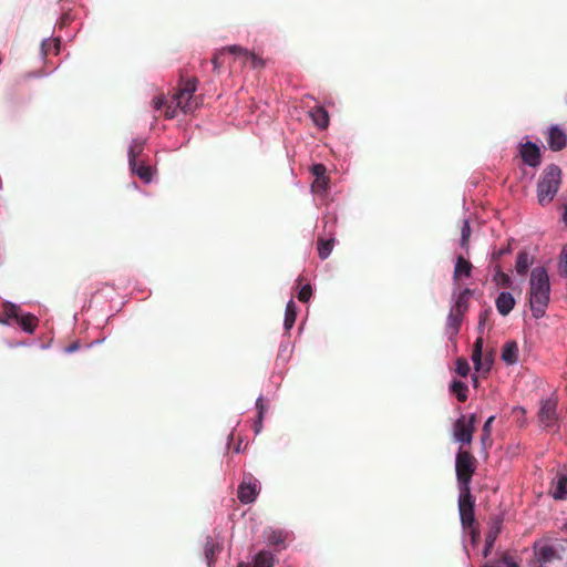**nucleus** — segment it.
Wrapping results in <instances>:
<instances>
[{
    "label": "nucleus",
    "mask_w": 567,
    "mask_h": 567,
    "mask_svg": "<svg viewBox=\"0 0 567 567\" xmlns=\"http://www.w3.org/2000/svg\"><path fill=\"white\" fill-rule=\"evenodd\" d=\"M550 279L548 270L544 266L532 269L529 276V308L535 319H542L550 301Z\"/></svg>",
    "instance_id": "1"
},
{
    "label": "nucleus",
    "mask_w": 567,
    "mask_h": 567,
    "mask_svg": "<svg viewBox=\"0 0 567 567\" xmlns=\"http://www.w3.org/2000/svg\"><path fill=\"white\" fill-rule=\"evenodd\" d=\"M561 178L558 165L549 164L537 183V200L542 206L549 204L556 196Z\"/></svg>",
    "instance_id": "2"
},
{
    "label": "nucleus",
    "mask_w": 567,
    "mask_h": 567,
    "mask_svg": "<svg viewBox=\"0 0 567 567\" xmlns=\"http://www.w3.org/2000/svg\"><path fill=\"white\" fill-rule=\"evenodd\" d=\"M145 140L141 137L133 138L127 150V162L132 174L136 175L144 184H150L153 179L154 169L144 161H138V156L144 151Z\"/></svg>",
    "instance_id": "3"
},
{
    "label": "nucleus",
    "mask_w": 567,
    "mask_h": 567,
    "mask_svg": "<svg viewBox=\"0 0 567 567\" xmlns=\"http://www.w3.org/2000/svg\"><path fill=\"white\" fill-rule=\"evenodd\" d=\"M476 470V458L462 447L458 449L455 455V472L457 487H463L464 482L466 487H471L472 475Z\"/></svg>",
    "instance_id": "4"
},
{
    "label": "nucleus",
    "mask_w": 567,
    "mask_h": 567,
    "mask_svg": "<svg viewBox=\"0 0 567 567\" xmlns=\"http://www.w3.org/2000/svg\"><path fill=\"white\" fill-rule=\"evenodd\" d=\"M458 515L461 526L464 530L475 524V498L471 493V487H458Z\"/></svg>",
    "instance_id": "5"
},
{
    "label": "nucleus",
    "mask_w": 567,
    "mask_h": 567,
    "mask_svg": "<svg viewBox=\"0 0 567 567\" xmlns=\"http://www.w3.org/2000/svg\"><path fill=\"white\" fill-rule=\"evenodd\" d=\"M4 315L25 333L32 334L35 331L38 318L31 312H20L18 303L7 300L4 302Z\"/></svg>",
    "instance_id": "6"
},
{
    "label": "nucleus",
    "mask_w": 567,
    "mask_h": 567,
    "mask_svg": "<svg viewBox=\"0 0 567 567\" xmlns=\"http://www.w3.org/2000/svg\"><path fill=\"white\" fill-rule=\"evenodd\" d=\"M518 155L522 162L532 168H537L542 164V147L537 142L524 136L517 144Z\"/></svg>",
    "instance_id": "7"
},
{
    "label": "nucleus",
    "mask_w": 567,
    "mask_h": 567,
    "mask_svg": "<svg viewBox=\"0 0 567 567\" xmlns=\"http://www.w3.org/2000/svg\"><path fill=\"white\" fill-rule=\"evenodd\" d=\"M476 414L472 413L468 419L464 414L456 419L453 424V437L454 441L466 445L473 440V433L475 430Z\"/></svg>",
    "instance_id": "8"
},
{
    "label": "nucleus",
    "mask_w": 567,
    "mask_h": 567,
    "mask_svg": "<svg viewBox=\"0 0 567 567\" xmlns=\"http://www.w3.org/2000/svg\"><path fill=\"white\" fill-rule=\"evenodd\" d=\"M260 493V483L251 474L244 476L237 488V498L241 504L248 505L256 501Z\"/></svg>",
    "instance_id": "9"
},
{
    "label": "nucleus",
    "mask_w": 567,
    "mask_h": 567,
    "mask_svg": "<svg viewBox=\"0 0 567 567\" xmlns=\"http://www.w3.org/2000/svg\"><path fill=\"white\" fill-rule=\"evenodd\" d=\"M198 80L196 78H188L183 86L175 90L173 93V106H189V102L197 91Z\"/></svg>",
    "instance_id": "10"
},
{
    "label": "nucleus",
    "mask_w": 567,
    "mask_h": 567,
    "mask_svg": "<svg viewBox=\"0 0 567 567\" xmlns=\"http://www.w3.org/2000/svg\"><path fill=\"white\" fill-rule=\"evenodd\" d=\"M264 540L268 546H271L275 551H281L287 548V539L289 532L280 528L267 527L262 533Z\"/></svg>",
    "instance_id": "11"
},
{
    "label": "nucleus",
    "mask_w": 567,
    "mask_h": 567,
    "mask_svg": "<svg viewBox=\"0 0 567 567\" xmlns=\"http://www.w3.org/2000/svg\"><path fill=\"white\" fill-rule=\"evenodd\" d=\"M547 146L551 152H559L567 146V134L559 124L549 125Z\"/></svg>",
    "instance_id": "12"
},
{
    "label": "nucleus",
    "mask_w": 567,
    "mask_h": 567,
    "mask_svg": "<svg viewBox=\"0 0 567 567\" xmlns=\"http://www.w3.org/2000/svg\"><path fill=\"white\" fill-rule=\"evenodd\" d=\"M537 416L545 429L551 427L558 417L556 402L551 399L542 400Z\"/></svg>",
    "instance_id": "13"
},
{
    "label": "nucleus",
    "mask_w": 567,
    "mask_h": 567,
    "mask_svg": "<svg viewBox=\"0 0 567 567\" xmlns=\"http://www.w3.org/2000/svg\"><path fill=\"white\" fill-rule=\"evenodd\" d=\"M276 555L269 549H260L248 561H239L237 567H274Z\"/></svg>",
    "instance_id": "14"
},
{
    "label": "nucleus",
    "mask_w": 567,
    "mask_h": 567,
    "mask_svg": "<svg viewBox=\"0 0 567 567\" xmlns=\"http://www.w3.org/2000/svg\"><path fill=\"white\" fill-rule=\"evenodd\" d=\"M502 525H503V517L501 515L495 516L492 519V522L488 526V532L486 534L484 547L482 550L483 557H488L491 555V553L495 546V542L502 530Z\"/></svg>",
    "instance_id": "15"
},
{
    "label": "nucleus",
    "mask_w": 567,
    "mask_h": 567,
    "mask_svg": "<svg viewBox=\"0 0 567 567\" xmlns=\"http://www.w3.org/2000/svg\"><path fill=\"white\" fill-rule=\"evenodd\" d=\"M196 109H154V118L157 121L163 117L165 121H177V126H182L181 122L189 114H193Z\"/></svg>",
    "instance_id": "16"
},
{
    "label": "nucleus",
    "mask_w": 567,
    "mask_h": 567,
    "mask_svg": "<svg viewBox=\"0 0 567 567\" xmlns=\"http://www.w3.org/2000/svg\"><path fill=\"white\" fill-rule=\"evenodd\" d=\"M472 272V262L462 255H457L454 258L453 281L456 284L461 278H470Z\"/></svg>",
    "instance_id": "17"
},
{
    "label": "nucleus",
    "mask_w": 567,
    "mask_h": 567,
    "mask_svg": "<svg viewBox=\"0 0 567 567\" xmlns=\"http://www.w3.org/2000/svg\"><path fill=\"white\" fill-rule=\"evenodd\" d=\"M516 299L509 291H501L495 299V306L498 313L506 317L515 308Z\"/></svg>",
    "instance_id": "18"
},
{
    "label": "nucleus",
    "mask_w": 567,
    "mask_h": 567,
    "mask_svg": "<svg viewBox=\"0 0 567 567\" xmlns=\"http://www.w3.org/2000/svg\"><path fill=\"white\" fill-rule=\"evenodd\" d=\"M534 555L540 564H547L557 557L555 547L550 544L536 542L533 546Z\"/></svg>",
    "instance_id": "19"
},
{
    "label": "nucleus",
    "mask_w": 567,
    "mask_h": 567,
    "mask_svg": "<svg viewBox=\"0 0 567 567\" xmlns=\"http://www.w3.org/2000/svg\"><path fill=\"white\" fill-rule=\"evenodd\" d=\"M518 352L517 342L515 340H508L503 346L501 359L507 365H515L518 363Z\"/></svg>",
    "instance_id": "20"
},
{
    "label": "nucleus",
    "mask_w": 567,
    "mask_h": 567,
    "mask_svg": "<svg viewBox=\"0 0 567 567\" xmlns=\"http://www.w3.org/2000/svg\"><path fill=\"white\" fill-rule=\"evenodd\" d=\"M297 315H298V307H297L296 302L293 301V298H290L288 300V302L286 305V309H285V316H284L285 333H284V336L289 334V331L293 328V326L296 323Z\"/></svg>",
    "instance_id": "21"
},
{
    "label": "nucleus",
    "mask_w": 567,
    "mask_h": 567,
    "mask_svg": "<svg viewBox=\"0 0 567 567\" xmlns=\"http://www.w3.org/2000/svg\"><path fill=\"white\" fill-rule=\"evenodd\" d=\"M221 551V545L216 543L212 536L206 537L204 545V557L208 567H214L215 556Z\"/></svg>",
    "instance_id": "22"
},
{
    "label": "nucleus",
    "mask_w": 567,
    "mask_h": 567,
    "mask_svg": "<svg viewBox=\"0 0 567 567\" xmlns=\"http://www.w3.org/2000/svg\"><path fill=\"white\" fill-rule=\"evenodd\" d=\"M308 116L319 130H326L330 123L328 109H308Z\"/></svg>",
    "instance_id": "23"
},
{
    "label": "nucleus",
    "mask_w": 567,
    "mask_h": 567,
    "mask_svg": "<svg viewBox=\"0 0 567 567\" xmlns=\"http://www.w3.org/2000/svg\"><path fill=\"white\" fill-rule=\"evenodd\" d=\"M449 392L460 402H465L468 396V385L466 382L454 378L449 384Z\"/></svg>",
    "instance_id": "24"
},
{
    "label": "nucleus",
    "mask_w": 567,
    "mask_h": 567,
    "mask_svg": "<svg viewBox=\"0 0 567 567\" xmlns=\"http://www.w3.org/2000/svg\"><path fill=\"white\" fill-rule=\"evenodd\" d=\"M550 496L556 501H564L567 497V474L557 476L553 482Z\"/></svg>",
    "instance_id": "25"
},
{
    "label": "nucleus",
    "mask_w": 567,
    "mask_h": 567,
    "mask_svg": "<svg viewBox=\"0 0 567 567\" xmlns=\"http://www.w3.org/2000/svg\"><path fill=\"white\" fill-rule=\"evenodd\" d=\"M483 349H484V339L483 334H480L474 343L471 360L473 362L475 371L480 372L483 367Z\"/></svg>",
    "instance_id": "26"
},
{
    "label": "nucleus",
    "mask_w": 567,
    "mask_h": 567,
    "mask_svg": "<svg viewBox=\"0 0 567 567\" xmlns=\"http://www.w3.org/2000/svg\"><path fill=\"white\" fill-rule=\"evenodd\" d=\"M533 264V257L526 250H520L516 255L515 270L518 276L524 277L527 275L529 267Z\"/></svg>",
    "instance_id": "27"
},
{
    "label": "nucleus",
    "mask_w": 567,
    "mask_h": 567,
    "mask_svg": "<svg viewBox=\"0 0 567 567\" xmlns=\"http://www.w3.org/2000/svg\"><path fill=\"white\" fill-rule=\"evenodd\" d=\"M493 281L497 286H502L505 288H513L514 284L513 278L508 274L504 272L501 265L498 264L494 266Z\"/></svg>",
    "instance_id": "28"
},
{
    "label": "nucleus",
    "mask_w": 567,
    "mask_h": 567,
    "mask_svg": "<svg viewBox=\"0 0 567 567\" xmlns=\"http://www.w3.org/2000/svg\"><path fill=\"white\" fill-rule=\"evenodd\" d=\"M312 175L316 177L317 184H322V190H326L328 187V178L326 177L327 168L321 163H315L310 168Z\"/></svg>",
    "instance_id": "29"
},
{
    "label": "nucleus",
    "mask_w": 567,
    "mask_h": 567,
    "mask_svg": "<svg viewBox=\"0 0 567 567\" xmlns=\"http://www.w3.org/2000/svg\"><path fill=\"white\" fill-rule=\"evenodd\" d=\"M495 417H496V415L488 416L483 424L482 434L480 437L481 445H482L483 450H485L487 447V444L488 445L492 444L491 430H492V424H493Z\"/></svg>",
    "instance_id": "30"
},
{
    "label": "nucleus",
    "mask_w": 567,
    "mask_h": 567,
    "mask_svg": "<svg viewBox=\"0 0 567 567\" xmlns=\"http://www.w3.org/2000/svg\"><path fill=\"white\" fill-rule=\"evenodd\" d=\"M464 313L450 310L446 319V326L454 334L458 333Z\"/></svg>",
    "instance_id": "31"
},
{
    "label": "nucleus",
    "mask_w": 567,
    "mask_h": 567,
    "mask_svg": "<svg viewBox=\"0 0 567 567\" xmlns=\"http://www.w3.org/2000/svg\"><path fill=\"white\" fill-rule=\"evenodd\" d=\"M334 238L320 239L317 244L318 256L321 260L327 259L333 248Z\"/></svg>",
    "instance_id": "32"
},
{
    "label": "nucleus",
    "mask_w": 567,
    "mask_h": 567,
    "mask_svg": "<svg viewBox=\"0 0 567 567\" xmlns=\"http://www.w3.org/2000/svg\"><path fill=\"white\" fill-rule=\"evenodd\" d=\"M468 308V301L462 298L456 293V289H453L451 296V308L450 310H455L456 312L465 313Z\"/></svg>",
    "instance_id": "33"
},
{
    "label": "nucleus",
    "mask_w": 567,
    "mask_h": 567,
    "mask_svg": "<svg viewBox=\"0 0 567 567\" xmlns=\"http://www.w3.org/2000/svg\"><path fill=\"white\" fill-rule=\"evenodd\" d=\"M51 51H54L55 54L60 51V39L54 38H44L41 42V54L45 56Z\"/></svg>",
    "instance_id": "34"
},
{
    "label": "nucleus",
    "mask_w": 567,
    "mask_h": 567,
    "mask_svg": "<svg viewBox=\"0 0 567 567\" xmlns=\"http://www.w3.org/2000/svg\"><path fill=\"white\" fill-rule=\"evenodd\" d=\"M292 353V346L289 341H281L278 354H277V361L281 362L282 364H286L289 362Z\"/></svg>",
    "instance_id": "35"
},
{
    "label": "nucleus",
    "mask_w": 567,
    "mask_h": 567,
    "mask_svg": "<svg viewBox=\"0 0 567 567\" xmlns=\"http://www.w3.org/2000/svg\"><path fill=\"white\" fill-rule=\"evenodd\" d=\"M471 225H470V220L467 218H465L463 220V225H462V228H461V237H460V246L461 248L463 249H468V239H470V236H471Z\"/></svg>",
    "instance_id": "36"
},
{
    "label": "nucleus",
    "mask_w": 567,
    "mask_h": 567,
    "mask_svg": "<svg viewBox=\"0 0 567 567\" xmlns=\"http://www.w3.org/2000/svg\"><path fill=\"white\" fill-rule=\"evenodd\" d=\"M492 308L491 307H486L484 309H482L478 313V322H477V331L480 334H483L484 333V330H485V327H486V322L488 321L491 315H492Z\"/></svg>",
    "instance_id": "37"
},
{
    "label": "nucleus",
    "mask_w": 567,
    "mask_h": 567,
    "mask_svg": "<svg viewBox=\"0 0 567 567\" xmlns=\"http://www.w3.org/2000/svg\"><path fill=\"white\" fill-rule=\"evenodd\" d=\"M244 62L249 63L251 69L254 70L262 69L266 65V61L262 58L258 56L257 54L250 51L244 59Z\"/></svg>",
    "instance_id": "38"
},
{
    "label": "nucleus",
    "mask_w": 567,
    "mask_h": 567,
    "mask_svg": "<svg viewBox=\"0 0 567 567\" xmlns=\"http://www.w3.org/2000/svg\"><path fill=\"white\" fill-rule=\"evenodd\" d=\"M455 371L460 377H467L471 372V367L465 358H457L455 361Z\"/></svg>",
    "instance_id": "39"
},
{
    "label": "nucleus",
    "mask_w": 567,
    "mask_h": 567,
    "mask_svg": "<svg viewBox=\"0 0 567 567\" xmlns=\"http://www.w3.org/2000/svg\"><path fill=\"white\" fill-rule=\"evenodd\" d=\"M558 272L560 277L567 278V244L563 247L559 254Z\"/></svg>",
    "instance_id": "40"
},
{
    "label": "nucleus",
    "mask_w": 567,
    "mask_h": 567,
    "mask_svg": "<svg viewBox=\"0 0 567 567\" xmlns=\"http://www.w3.org/2000/svg\"><path fill=\"white\" fill-rule=\"evenodd\" d=\"M512 252V246L508 244L507 246H503L501 248H493V250L489 254V259L492 262L497 261L499 258H502L505 255H508Z\"/></svg>",
    "instance_id": "41"
},
{
    "label": "nucleus",
    "mask_w": 567,
    "mask_h": 567,
    "mask_svg": "<svg viewBox=\"0 0 567 567\" xmlns=\"http://www.w3.org/2000/svg\"><path fill=\"white\" fill-rule=\"evenodd\" d=\"M223 51H227L228 53L236 55L238 58L245 59L246 55L249 53V50L238 45V44H231L223 48Z\"/></svg>",
    "instance_id": "42"
},
{
    "label": "nucleus",
    "mask_w": 567,
    "mask_h": 567,
    "mask_svg": "<svg viewBox=\"0 0 567 567\" xmlns=\"http://www.w3.org/2000/svg\"><path fill=\"white\" fill-rule=\"evenodd\" d=\"M313 290L310 284H305L300 287L297 298L301 302H308L312 297Z\"/></svg>",
    "instance_id": "43"
},
{
    "label": "nucleus",
    "mask_w": 567,
    "mask_h": 567,
    "mask_svg": "<svg viewBox=\"0 0 567 567\" xmlns=\"http://www.w3.org/2000/svg\"><path fill=\"white\" fill-rule=\"evenodd\" d=\"M255 409L257 411V415L265 416L268 406L266 403V399L264 398L262 394L258 395V398L256 399Z\"/></svg>",
    "instance_id": "44"
},
{
    "label": "nucleus",
    "mask_w": 567,
    "mask_h": 567,
    "mask_svg": "<svg viewBox=\"0 0 567 567\" xmlns=\"http://www.w3.org/2000/svg\"><path fill=\"white\" fill-rule=\"evenodd\" d=\"M466 529L468 530L471 545L473 547H475L477 545V543L480 542L481 532L478 530V528L475 527V524L472 525V527H467Z\"/></svg>",
    "instance_id": "45"
},
{
    "label": "nucleus",
    "mask_w": 567,
    "mask_h": 567,
    "mask_svg": "<svg viewBox=\"0 0 567 567\" xmlns=\"http://www.w3.org/2000/svg\"><path fill=\"white\" fill-rule=\"evenodd\" d=\"M151 106H169L164 94H157L152 99Z\"/></svg>",
    "instance_id": "46"
},
{
    "label": "nucleus",
    "mask_w": 567,
    "mask_h": 567,
    "mask_svg": "<svg viewBox=\"0 0 567 567\" xmlns=\"http://www.w3.org/2000/svg\"><path fill=\"white\" fill-rule=\"evenodd\" d=\"M493 363H494L493 355L492 354L486 355L483 359V367H482L481 371L488 373L493 367Z\"/></svg>",
    "instance_id": "47"
},
{
    "label": "nucleus",
    "mask_w": 567,
    "mask_h": 567,
    "mask_svg": "<svg viewBox=\"0 0 567 567\" xmlns=\"http://www.w3.org/2000/svg\"><path fill=\"white\" fill-rule=\"evenodd\" d=\"M265 416H256V420L254 422V432L256 435H258L262 430V423H264Z\"/></svg>",
    "instance_id": "48"
},
{
    "label": "nucleus",
    "mask_w": 567,
    "mask_h": 567,
    "mask_svg": "<svg viewBox=\"0 0 567 567\" xmlns=\"http://www.w3.org/2000/svg\"><path fill=\"white\" fill-rule=\"evenodd\" d=\"M456 293L468 301V299L474 295V290L468 287H464L460 291H456Z\"/></svg>",
    "instance_id": "49"
},
{
    "label": "nucleus",
    "mask_w": 567,
    "mask_h": 567,
    "mask_svg": "<svg viewBox=\"0 0 567 567\" xmlns=\"http://www.w3.org/2000/svg\"><path fill=\"white\" fill-rule=\"evenodd\" d=\"M80 348H81V343H80V341L76 340V341L72 342L71 344H69L68 347H65L64 352L66 354H71V353L76 352Z\"/></svg>",
    "instance_id": "50"
},
{
    "label": "nucleus",
    "mask_w": 567,
    "mask_h": 567,
    "mask_svg": "<svg viewBox=\"0 0 567 567\" xmlns=\"http://www.w3.org/2000/svg\"><path fill=\"white\" fill-rule=\"evenodd\" d=\"M502 563L506 567H520L518 563H516L509 555H504Z\"/></svg>",
    "instance_id": "51"
},
{
    "label": "nucleus",
    "mask_w": 567,
    "mask_h": 567,
    "mask_svg": "<svg viewBox=\"0 0 567 567\" xmlns=\"http://www.w3.org/2000/svg\"><path fill=\"white\" fill-rule=\"evenodd\" d=\"M0 324L11 327L13 323L10 321V318H8L4 312L0 315Z\"/></svg>",
    "instance_id": "52"
},
{
    "label": "nucleus",
    "mask_w": 567,
    "mask_h": 567,
    "mask_svg": "<svg viewBox=\"0 0 567 567\" xmlns=\"http://www.w3.org/2000/svg\"><path fill=\"white\" fill-rule=\"evenodd\" d=\"M105 339H106L105 337H104V338H101V339H96V340H94V341H92V342L87 343V344L85 346V348H86V349H91V348H93V347H95V346H97V344L103 343V342L105 341Z\"/></svg>",
    "instance_id": "53"
},
{
    "label": "nucleus",
    "mask_w": 567,
    "mask_h": 567,
    "mask_svg": "<svg viewBox=\"0 0 567 567\" xmlns=\"http://www.w3.org/2000/svg\"><path fill=\"white\" fill-rule=\"evenodd\" d=\"M471 384L474 389H477L478 385H480V380H478V377L477 374H472L471 375Z\"/></svg>",
    "instance_id": "54"
},
{
    "label": "nucleus",
    "mask_w": 567,
    "mask_h": 567,
    "mask_svg": "<svg viewBox=\"0 0 567 567\" xmlns=\"http://www.w3.org/2000/svg\"><path fill=\"white\" fill-rule=\"evenodd\" d=\"M212 63H213V66H214V71H218L219 70V62H218V55L217 54H215V56L213 58Z\"/></svg>",
    "instance_id": "55"
},
{
    "label": "nucleus",
    "mask_w": 567,
    "mask_h": 567,
    "mask_svg": "<svg viewBox=\"0 0 567 567\" xmlns=\"http://www.w3.org/2000/svg\"><path fill=\"white\" fill-rule=\"evenodd\" d=\"M336 102L332 100H327L322 104H319L318 106H334Z\"/></svg>",
    "instance_id": "56"
},
{
    "label": "nucleus",
    "mask_w": 567,
    "mask_h": 567,
    "mask_svg": "<svg viewBox=\"0 0 567 567\" xmlns=\"http://www.w3.org/2000/svg\"><path fill=\"white\" fill-rule=\"evenodd\" d=\"M31 343L30 342H27V341H17L14 343V346H18V347H29Z\"/></svg>",
    "instance_id": "57"
},
{
    "label": "nucleus",
    "mask_w": 567,
    "mask_h": 567,
    "mask_svg": "<svg viewBox=\"0 0 567 567\" xmlns=\"http://www.w3.org/2000/svg\"><path fill=\"white\" fill-rule=\"evenodd\" d=\"M561 220L565 223V225H567V207L565 208V210L563 213Z\"/></svg>",
    "instance_id": "58"
},
{
    "label": "nucleus",
    "mask_w": 567,
    "mask_h": 567,
    "mask_svg": "<svg viewBox=\"0 0 567 567\" xmlns=\"http://www.w3.org/2000/svg\"><path fill=\"white\" fill-rule=\"evenodd\" d=\"M6 343H7V346H8L9 348H11V349H13V348H18V346H14V343H16V342H13V341H6Z\"/></svg>",
    "instance_id": "59"
},
{
    "label": "nucleus",
    "mask_w": 567,
    "mask_h": 567,
    "mask_svg": "<svg viewBox=\"0 0 567 567\" xmlns=\"http://www.w3.org/2000/svg\"><path fill=\"white\" fill-rule=\"evenodd\" d=\"M240 445H241V442H239V443L236 445V447H235V452H236V453H240V452H241V447H240Z\"/></svg>",
    "instance_id": "60"
},
{
    "label": "nucleus",
    "mask_w": 567,
    "mask_h": 567,
    "mask_svg": "<svg viewBox=\"0 0 567 567\" xmlns=\"http://www.w3.org/2000/svg\"><path fill=\"white\" fill-rule=\"evenodd\" d=\"M50 348V343H43L41 344V349L47 350Z\"/></svg>",
    "instance_id": "61"
},
{
    "label": "nucleus",
    "mask_w": 567,
    "mask_h": 567,
    "mask_svg": "<svg viewBox=\"0 0 567 567\" xmlns=\"http://www.w3.org/2000/svg\"><path fill=\"white\" fill-rule=\"evenodd\" d=\"M312 187H318V188L322 189V184H317V183L315 182V184L312 185Z\"/></svg>",
    "instance_id": "62"
},
{
    "label": "nucleus",
    "mask_w": 567,
    "mask_h": 567,
    "mask_svg": "<svg viewBox=\"0 0 567 567\" xmlns=\"http://www.w3.org/2000/svg\"><path fill=\"white\" fill-rule=\"evenodd\" d=\"M233 439H234V433L230 432L229 435H228V442H230Z\"/></svg>",
    "instance_id": "63"
},
{
    "label": "nucleus",
    "mask_w": 567,
    "mask_h": 567,
    "mask_svg": "<svg viewBox=\"0 0 567 567\" xmlns=\"http://www.w3.org/2000/svg\"><path fill=\"white\" fill-rule=\"evenodd\" d=\"M482 567H494L491 563H485Z\"/></svg>",
    "instance_id": "64"
}]
</instances>
